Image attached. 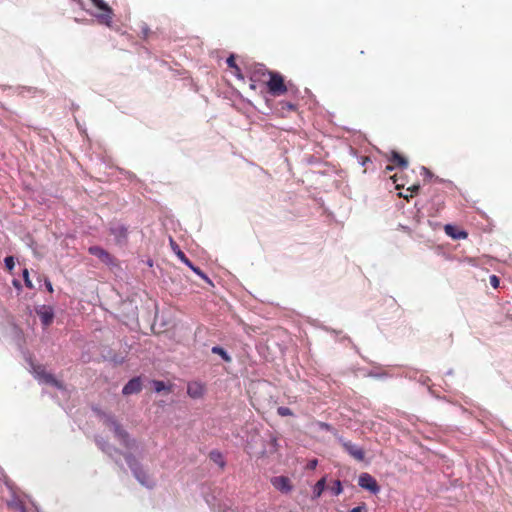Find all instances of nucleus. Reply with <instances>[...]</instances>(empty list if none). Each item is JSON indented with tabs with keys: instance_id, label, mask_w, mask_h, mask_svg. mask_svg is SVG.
<instances>
[{
	"instance_id": "nucleus-6",
	"label": "nucleus",
	"mask_w": 512,
	"mask_h": 512,
	"mask_svg": "<svg viewBox=\"0 0 512 512\" xmlns=\"http://www.w3.org/2000/svg\"><path fill=\"white\" fill-rule=\"evenodd\" d=\"M271 484L275 489L285 494L291 492L293 489L290 479L286 476L273 477L271 479Z\"/></svg>"
},
{
	"instance_id": "nucleus-37",
	"label": "nucleus",
	"mask_w": 512,
	"mask_h": 512,
	"mask_svg": "<svg viewBox=\"0 0 512 512\" xmlns=\"http://www.w3.org/2000/svg\"><path fill=\"white\" fill-rule=\"evenodd\" d=\"M421 170L423 171V173H424L425 175H427V176H430V175H431L430 171H429L427 168L422 167V168H421Z\"/></svg>"
},
{
	"instance_id": "nucleus-17",
	"label": "nucleus",
	"mask_w": 512,
	"mask_h": 512,
	"mask_svg": "<svg viewBox=\"0 0 512 512\" xmlns=\"http://www.w3.org/2000/svg\"><path fill=\"white\" fill-rule=\"evenodd\" d=\"M325 486H326V479L325 478H321L314 486V489H313V494H314V497L315 498H319L324 489H325Z\"/></svg>"
},
{
	"instance_id": "nucleus-19",
	"label": "nucleus",
	"mask_w": 512,
	"mask_h": 512,
	"mask_svg": "<svg viewBox=\"0 0 512 512\" xmlns=\"http://www.w3.org/2000/svg\"><path fill=\"white\" fill-rule=\"evenodd\" d=\"M226 63L228 65L229 68H232L234 69V73L235 75L237 76H241L240 75V68L237 66L236 64V59H235V56L234 55H230L227 60H226Z\"/></svg>"
},
{
	"instance_id": "nucleus-5",
	"label": "nucleus",
	"mask_w": 512,
	"mask_h": 512,
	"mask_svg": "<svg viewBox=\"0 0 512 512\" xmlns=\"http://www.w3.org/2000/svg\"><path fill=\"white\" fill-rule=\"evenodd\" d=\"M358 485L361 488L366 489L373 494H377L380 491V487H379L377 481L375 480L374 477H372L368 473H362L359 476Z\"/></svg>"
},
{
	"instance_id": "nucleus-35",
	"label": "nucleus",
	"mask_w": 512,
	"mask_h": 512,
	"mask_svg": "<svg viewBox=\"0 0 512 512\" xmlns=\"http://www.w3.org/2000/svg\"><path fill=\"white\" fill-rule=\"evenodd\" d=\"M45 286H46L47 290H48L50 293H52V292H53V287H52V284H51V282H50L49 280H46V281H45Z\"/></svg>"
},
{
	"instance_id": "nucleus-14",
	"label": "nucleus",
	"mask_w": 512,
	"mask_h": 512,
	"mask_svg": "<svg viewBox=\"0 0 512 512\" xmlns=\"http://www.w3.org/2000/svg\"><path fill=\"white\" fill-rule=\"evenodd\" d=\"M187 393L194 399L200 398L203 395V387L199 383H190L187 387Z\"/></svg>"
},
{
	"instance_id": "nucleus-27",
	"label": "nucleus",
	"mask_w": 512,
	"mask_h": 512,
	"mask_svg": "<svg viewBox=\"0 0 512 512\" xmlns=\"http://www.w3.org/2000/svg\"><path fill=\"white\" fill-rule=\"evenodd\" d=\"M4 262H5V266L6 268L11 271L14 266H15V262H14V258L12 256H7L5 259H4Z\"/></svg>"
},
{
	"instance_id": "nucleus-1",
	"label": "nucleus",
	"mask_w": 512,
	"mask_h": 512,
	"mask_svg": "<svg viewBox=\"0 0 512 512\" xmlns=\"http://www.w3.org/2000/svg\"><path fill=\"white\" fill-rule=\"evenodd\" d=\"M258 74L261 75L263 81L267 85L269 93L273 96H280L288 91L283 76L278 72L269 71L264 67H261L259 70L255 71L254 77Z\"/></svg>"
},
{
	"instance_id": "nucleus-22",
	"label": "nucleus",
	"mask_w": 512,
	"mask_h": 512,
	"mask_svg": "<svg viewBox=\"0 0 512 512\" xmlns=\"http://www.w3.org/2000/svg\"><path fill=\"white\" fill-rule=\"evenodd\" d=\"M210 457L212 460H214L216 463H218L221 467H224L225 462L222 459V456L219 452H211Z\"/></svg>"
},
{
	"instance_id": "nucleus-11",
	"label": "nucleus",
	"mask_w": 512,
	"mask_h": 512,
	"mask_svg": "<svg viewBox=\"0 0 512 512\" xmlns=\"http://www.w3.org/2000/svg\"><path fill=\"white\" fill-rule=\"evenodd\" d=\"M142 389V383L140 378L136 377L128 381V383L123 387L124 395H131L140 392Z\"/></svg>"
},
{
	"instance_id": "nucleus-40",
	"label": "nucleus",
	"mask_w": 512,
	"mask_h": 512,
	"mask_svg": "<svg viewBox=\"0 0 512 512\" xmlns=\"http://www.w3.org/2000/svg\"><path fill=\"white\" fill-rule=\"evenodd\" d=\"M75 1L78 3V5H80L81 7H83V1H82V0H75Z\"/></svg>"
},
{
	"instance_id": "nucleus-38",
	"label": "nucleus",
	"mask_w": 512,
	"mask_h": 512,
	"mask_svg": "<svg viewBox=\"0 0 512 512\" xmlns=\"http://www.w3.org/2000/svg\"><path fill=\"white\" fill-rule=\"evenodd\" d=\"M192 271L198 275L201 269L199 267H195Z\"/></svg>"
},
{
	"instance_id": "nucleus-25",
	"label": "nucleus",
	"mask_w": 512,
	"mask_h": 512,
	"mask_svg": "<svg viewBox=\"0 0 512 512\" xmlns=\"http://www.w3.org/2000/svg\"><path fill=\"white\" fill-rule=\"evenodd\" d=\"M317 425L322 430L329 431V432H335L336 433V431L333 428V426L328 424V423L319 421V422H317Z\"/></svg>"
},
{
	"instance_id": "nucleus-26",
	"label": "nucleus",
	"mask_w": 512,
	"mask_h": 512,
	"mask_svg": "<svg viewBox=\"0 0 512 512\" xmlns=\"http://www.w3.org/2000/svg\"><path fill=\"white\" fill-rule=\"evenodd\" d=\"M331 489H332V491H333V493H334L335 495H339V494H341V493H342V491H343L341 481L336 480V481L334 482V485H333V487H332Z\"/></svg>"
},
{
	"instance_id": "nucleus-10",
	"label": "nucleus",
	"mask_w": 512,
	"mask_h": 512,
	"mask_svg": "<svg viewBox=\"0 0 512 512\" xmlns=\"http://www.w3.org/2000/svg\"><path fill=\"white\" fill-rule=\"evenodd\" d=\"M37 314L44 327H48L53 322L54 312L51 307L43 306L39 311H37Z\"/></svg>"
},
{
	"instance_id": "nucleus-8",
	"label": "nucleus",
	"mask_w": 512,
	"mask_h": 512,
	"mask_svg": "<svg viewBox=\"0 0 512 512\" xmlns=\"http://www.w3.org/2000/svg\"><path fill=\"white\" fill-rule=\"evenodd\" d=\"M88 252L91 255L96 256L100 261H102L105 264H112L114 262L113 256L108 251L104 250L99 246H91L88 249Z\"/></svg>"
},
{
	"instance_id": "nucleus-36",
	"label": "nucleus",
	"mask_w": 512,
	"mask_h": 512,
	"mask_svg": "<svg viewBox=\"0 0 512 512\" xmlns=\"http://www.w3.org/2000/svg\"><path fill=\"white\" fill-rule=\"evenodd\" d=\"M184 264L187 265L191 270H193L196 267L189 259H187V262H184Z\"/></svg>"
},
{
	"instance_id": "nucleus-30",
	"label": "nucleus",
	"mask_w": 512,
	"mask_h": 512,
	"mask_svg": "<svg viewBox=\"0 0 512 512\" xmlns=\"http://www.w3.org/2000/svg\"><path fill=\"white\" fill-rule=\"evenodd\" d=\"M489 282L492 287L498 288L499 287V278L496 275H491L489 278Z\"/></svg>"
},
{
	"instance_id": "nucleus-15",
	"label": "nucleus",
	"mask_w": 512,
	"mask_h": 512,
	"mask_svg": "<svg viewBox=\"0 0 512 512\" xmlns=\"http://www.w3.org/2000/svg\"><path fill=\"white\" fill-rule=\"evenodd\" d=\"M133 473H134L135 477L137 478V480L142 485L147 486L149 488L153 487L152 483H150L148 475L141 468L136 467L135 469H133Z\"/></svg>"
},
{
	"instance_id": "nucleus-7",
	"label": "nucleus",
	"mask_w": 512,
	"mask_h": 512,
	"mask_svg": "<svg viewBox=\"0 0 512 512\" xmlns=\"http://www.w3.org/2000/svg\"><path fill=\"white\" fill-rule=\"evenodd\" d=\"M112 425L115 437L124 447L131 448L133 446V441L129 438V434L121 427L119 423L113 422Z\"/></svg>"
},
{
	"instance_id": "nucleus-3",
	"label": "nucleus",
	"mask_w": 512,
	"mask_h": 512,
	"mask_svg": "<svg viewBox=\"0 0 512 512\" xmlns=\"http://www.w3.org/2000/svg\"><path fill=\"white\" fill-rule=\"evenodd\" d=\"M34 377L41 383L60 387V382L50 373H48L42 365H32Z\"/></svg>"
},
{
	"instance_id": "nucleus-28",
	"label": "nucleus",
	"mask_w": 512,
	"mask_h": 512,
	"mask_svg": "<svg viewBox=\"0 0 512 512\" xmlns=\"http://www.w3.org/2000/svg\"><path fill=\"white\" fill-rule=\"evenodd\" d=\"M140 34L142 35L143 38H145V39L148 38V36L150 34V29L146 24H142L140 26Z\"/></svg>"
},
{
	"instance_id": "nucleus-39",
	"label": "nucleus",
	"mask_w": 512,
	"mask_h": 512,
	"mask_svg": "<svg viewBox=\"0 0 512 512\" xmlns=\"http://www.w3.org/2000/svg\"><path fill=\"white\" fill-rule=\"evenodd\" d=\"M369 161H370V159H369L368 157H365V158L363 159V163H362V164H363V165H365V164H367V162H369Z\"/></svg>"
},
{
	"instance_id": "nucleus-18",
	"label": "nucleus",
	"mask_w": 512,
	"mask_h": 512,
	"mask_svg": "<svg viewBox=\"0 0 512 512\" xmlns=\"http://www.w3.org/2000/svg\"><path fill=\"white\" fill-rule=\"evenodd\" d=\"M212 353L219 355L225 362H231V357L228 355V353L220 346H214L212 347Z\"/></svg>"
},
{
	"instance_id": "nucleus-20",
	"label": "nucleus",
	"mask_w": 512,
	"mask_h": 512,
	"mask_svg": "<svg viewBox=\"0 0 512 512\" xmlns=\"http://www.w3.org/2000/svg\"><path fill=\"white\" fill-rule=\"evenodd\" d=\"M153 385H154V389L157 393H159L163 390H167L168 392L171 391V389L169 387H167L163 381L154 380Z\"/></svg>"
},
{
	"instance_id": "nucleus-33",
	"label": "nucleus",
	"mask_w": 512,
	"mask_h": 512,
	"mask_svg": "<svg viewBox=\"0 0 512 512\" xmlns=\"http://www.w3.org/2000/svg\"><path fill=\"white\" fill-rule=\"evenodd\" d=\"M198 276H200L203 280H205L207 283L209 284H212L211 280L209 279V277L201 270L199 273H198Z\"/></svg>"
},
{
	"instance_id": "nucleus-21",
	"label": "nucleus",
	"mask_w": 512,
	"mask_h": 512,
	"mask_svg": "<svg viewBox=\"0 0 512 512\" xmlns=\"http://www.w3.org/2000/svg\"><path fill=\"white\" fill-rule=\"evenodd\" d=\"M279 105H280V108L282 111H295L296 110V105L291 102H288V101H281L279 103Z\"/></svg>"
},
{
	"instance_id": "nucleus-9",
	"label": "nucleus",
	"mask_w": 512,
	"mask_h": 512,
	"mask_svg": "<svg viewBox=\"0 0 512 512\" xmlns=\"http://www.w3.org/2000/svg\"><path fill=\"white\" fill-rule=\"evenodd\" d=\"M389 161L391 163H393V166H390V165L387 166L386 167L387 170H392L394 167H398V168H401V169H405V168L408 167L407 159L404 156H402L400 153L396 152V151H392L391 152Z\"/></svg>"
},
{
	"instance_id": "nucleus-32",
	"label": "nucleus",
	"mask_w": 512,
	"mask_h": 512,
	"mask_svg": "<svg viewBox=\"0 0 512 512\" xmlns=\"http://www.w3.org/2000/svg\"><path fill=\"white\" fill-rule=\"evenodd\" d=\"M419 189H420L419 184H413L412 186L407 188V190L410 191L412 194L418 193Z\"/></svg>"
},
{
	"instance_id": "nucleus-24",
	"label": "nucleus",
	"mask_w": 512,
	"mask_h": 512,
	"mask_svg": "<svg viewBox=\"0 0 512 512\" xmlns=\"http://www.w3.org/2000/svg\"><path fill=\"white\" fill-rule=\"evenodd\" d=\"M277 413L280 415V416H292L293 415V412L290 408L288 407H284V406H280L278 407L277 409Z\"/></svg>"
},
{
	"instance_id": "nucleus-16",
	"label": "nucleus",
	"mask_w": 512,
	"mask_h": 512,
	"mask_svg": "<svg viewBox=\"0 0 512 512\" xmlns=\"http://www.w3.org/2000/svg\"><path fill=\"white\" fill-rule=\"evenodd\" d=\"M169 243H170V247L172 249V251L176 254V256L178 257V259L181 261V262H187V257L186 255L184 254V252L180 249L179 245L176 243V241L170 237L169 239Z\"/></svg>"
},
{
	"instance_id": "nucleus-12",
	"label": "nucleus",
	"mask_w": 512,
	"mask_h": 512,
	"mask_svg": "<svg viewBox=\"0 0 512 512\" xmlns=\"http://www.w3.org/2000/svg\"><path fill=\"white\" fill-rule=\"evenodd\" d=\"M445 233L453 239L460 240L466 239L468 237V233L464 230H460L453 225H446L444 227Z\"/></svg>"
},
{
	"instance_id": "nucleus-31",
	"label": "nucleus",
	"mask_w": 512,
	"mask_h": 512,
	"mask_svg": "<svg viewBox=\"0 0 512 512\" xmlns=\"http://www.w3.org/2000/svg\"><path fill=\"white\" fill-rule=\"evenodd\" d=\"M318 461L317 459H312L307 463L306 468L309 470H314L317 467Z\"/></svg>"
},
{
	"instance_id": "nucleus-29",
	"label": "nucleus",
	"mask_w": 512,
	"mask_h": 512,
	"mask_svg": "<svg viewBox=\"0 0 512 512\" xmlns=\"http://www.w3.org/2000/svg\"><path fill=\"white\" fill-rule=\"evenodd\" d=\"M23 277H24V281H25V285L26 287L28 288H33V285H32V282L31 280L29 279V272L27 269H24L23 271Z\"/></svg>"
},
{
	"instance_id": "nucleus-34",
	"label": "nucleus",
	"mask_w": 512,
	"mask_h": 512,
	"mask_svg": "<svg viewBox=\"0 0 512 512\" xmlns=\"http://www.w3.org/2000/svg\"><path fill=\"white\" fill-rule=\"evenodd\" d=\"M366 510L365 505L354 507L350 512H364Z\"/></svg>"
},
{
	"instance_id": "nucleus-4",
	"label": "nucleus",
	"mask_w": 512,
	"mask_h": 512,
	"mask_svg": "<svg viewBox=\"0 0 512 512\" xmlns=\"http://www.w3.org/2000/svg\"><path fill=\"white\" fill-rule=\"evenodd\" d=\"M338 440L344 450L355 460L363 461L365 459V451L356 444H353L351 441L345 440L342 437H338Z\"/></svg>"
},
{
	"instance_id": "nucleus-13",
	"label": "nucleus",
	"mask_w": 512,
	"mask_h": 512,
	"mask_svg": "<svg viewBox=\"0 0 512 512\" xmlns=\"http://www.w3.org/2000/svg\"><path fill=\"white\" fill-rule=\"evenodd\" d=\"M110 231H111V234H113L115 236L116 241L118 243H123L126 241L127 235H128V230L125 226L116 225V226L112 227Z\"/></svg>"
},
{
	"instance_id": "nucleus-2",
	"label": "nucleus",
	"mask_w": 512,
	"mask_h": 512,
	"mask_svg": "<svg viewBox=\"0 0 512 512\" xmlns=\"http://www.w3.org/2000/svg\"><path fill=\"white\" fill-rule=\"evenodd\" d=\"M92 4L100 10L99 13L93 14L98 23L109 28L112 27L113 18L115 16L113 9L104 0H90Z\"/></svg>"
},
{
	"instance_id": "nucleus-23",
	"label": "nucleus",
	"mask_w": 512,
	"mask_h": 512,
	"mask_svg": "<svg viewBox=\"0 0 512 512\" xmlns=\"http://www.w3.org/2000/svg\"><path fill=\"white\" fill-rule=\"evenodd\" d=\"M124 457H125V460H126L127 464L129 465V467L132 470L137 467L136 460H135V458H134V456L132 454H125Z\"/></svg>"
}]
</instances>
